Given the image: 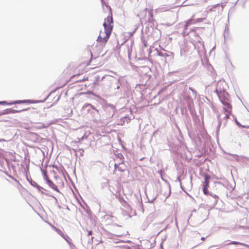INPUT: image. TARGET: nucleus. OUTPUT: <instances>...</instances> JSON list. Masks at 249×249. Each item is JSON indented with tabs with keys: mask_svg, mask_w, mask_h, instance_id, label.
I'll use <instances>...</instances> for the list:
<instances>
[{
	"mask_svg": "<svg viewBox=\"0 0 249 249\" xmlns=\"http://www.w3.org/2000/svg\"><path fill=\"white\" fill-rule=\"evenodd\" d=\"M83 108L86 109L88 113L91 115L95 122H106L113 117L114 114V108L112 105L109 106L105 108V114H103L100 118L98 117L99 111L90 104H85Z\"/></svg>",
	"mask_w": 249,
	"mask_h": 249,
	"instance_id": "f257e3e1",
	"label": "nucleus"
},
{
	"mask_svg": "<svg viewBox=\"0 0 249 249\" xmlns=\"http://www.w3.org/2000/svg\"><path fill=\"white\" fill-rule=\"evenodd\" d=\"M112 23L113 19L112 16H108L105 19V21L103 23L104 32H100L97 39L98 42L103 43L104 44L107 43L112 30L113 26L111 25Z\"/></svg>",
	"mask_w": 249,
	"mask_h": 249,
	"instance_id": "f03ea898",
	"label": "nucleus"
},
{
	"mask_svg": "<svg viewBox=\"0 0 249 249\" xmlns=\"http://www.w3.org/2000/svg\"><path fill=\"white\" fill-rule=\"evenodd\" d=\"M160 193L164 196L165 199H166L171 194L170 186H162L160 189Z\"/></svg>",
	"mask_w": 249,
	"mask_h": 249,
	"instance_id": "7ed1b4c3",
	"label": "nucleus"
},
{
	"mask_svg": "<svg viewBox=\"0 0 249 249\" xmlns=\"http://www.w3.org/2000/svg\"><path fill=\"white\" fill-rule=\"evenodd\" d=\"M195 48L197 50L199 53L204 52L205 49L204 42L199 40H197L196 42L195 45Z\"/></svg>",
	"mask_w": 249,
	"mask_h": 249,
	"instance_id": "20e7f679",
	"label": "nucleus"
},
{
	"mask_svg": "<svg viewBox=\"0 0 249 249\" xmlns=\"http://www.w3.org/2000/svg\"><path fill=\"white\" fill-rule=\"evenodd\" d=\"M217 95L218 96V98L220 100L221 102L229 100V95L228 92L226 91V90L224 91H222V92H219L218 93H217Z\"/></svg>",
	"mask_w": 249,
	"mask_h": 249,
	"instance_id": "39448f33",
	"label": "nucleus"
},
{
	"mask_svg": "<svg viewBox=\"0 0 249 249\" xmlns=\"http://www.w3.org/2000/svg\"><path fill=\"white\" fill-rule=\"evenodd\" d=\"M221 103L224 106L223 109L225 112L231 113L232 107L231 105L229 103V100L224 101L221 102Z\"/></svg>",
	"mask_w": 249,
	"mask_h": 249,
	"instance_id": "423d86ee",
	"label": "nucleus"
},
{
	"mask_svg": "<svg viewBox=\"0 0 249 249\" xmlns=\"http://www.w3.org/2000/svg\"><path fill=\"white\" fill-rule=\"evenodd\" d=\"M104 218L107 221V224H111V222H114L116 219L115 217L109 214L105 215Z\"/></svg>",
	"mask_w": 249,
	"mask_h": 249,
	"instance_id": "0eeeda50",
	"label": "nucleus"
},
{
	"mask_svg": "<svg viewBox=\"0 0 249 249\" xmlns=\"http://www.w3.org/2000/svg\"><path fill=\"white\" fill-rule=\"evenodd\" d=\"M209 195L212 197V200L211 201L212 205L213 206L215 205L219 199L218 196L216 195L213 194L212 193H210Z\"/></svg>",
	"mask_w": 249,
	"mask_h": 249,
	"instance_id": "6e6552de",
	"label": "nucleus"
},
{
	"mask_svg": "<svg viewBox=\"0 0 249 249\" xmlns=\"http://www.w3.org/2000/svg\"><path fill=\"white\" fill-rule=\"evenodd\" d=\"M46 181H47V183L48 184V185L51 187L54 190L58 192H59V190L57 188V187L56 185H55L53 182V181H52L50 179H49V178H47L46 179Z\"/></svg>",
	"mask_w": 249,
	"mask_h": 249,
	"instance_id": "1a4fd4ad",
	"label": "nucleus"
},
{
	"mask_svg": "<svg viewBox=\"0 0 249 249\" xmlns=\"http://www.w3.org/2000/svg\"><path fill=\"white\" fill-rule=\"evenodd\" d=\"M34 103L31 100H17L13 102L10 103L9 105H13L15 104H21V103Z\"/></svg>",
	"mask_w": 249,
	"mask_h": 249,
	"instance_id": "9d476101",
	"label": "nucleus"
},
{
	"mask_svg": "<svg viewBox=\"0 0 249 249\" xmlns=\"http://www.w3.org/2000/svg\"><path fill=\"white\" fill-rule=\"evenodd\" d=\"M223 83L218 84L217 87L215 89V92L216 94L222 92V91L225 90L223 87Z\"/></svg>",
	"mask_w": 249,
	"mask_h": 249,
	"instance_id": "9b49d317",
	"label": "nucleus"
},
{
	"mask_svg": "<svg viewBox=\"0 0 249 249\" xmlns=\"http://www.w3.org/2000/svg\"><path fill=\"white\" fill-rule=\"evenodd\" d=\"M163 227V225L161 226V228H162V229L158 232V234L160 233L161 232L164 231L168 232H171L170 230L171 227L170 226H169V225L165 226L164 227Z\"/></svg>",
	"mask_w": 249,
	"mask_h": 249,
	"instance_id": "f8f14e48",
	"label": "nucleus"
},
{
	"mask_svg": "<svg viewBox=\"0 0 249 249\" xmlns=\"http://www.w3.org/2000/svg\"><path fill=\"white\" fill-rule=\"evenodd\" d=\"M210 176L206 175L205 176V180L203 183V187H208L209 184Z\"/></svg>",
	"mask_w": 249,
	"mask_h": 249,
	"instance_id": "ddd939ff",
	"label": "nucleus"
},
{
	"mask_svg": "<svg viewBox=\"0 0 249 249\" xmlns=\"http://www.w3.org/2000/svg\"><path fill=\"white\" fill-rule=\"evenodd\" d=\"M27 110V109H21V110H16V109H13L11 108V114H14V113H18V112H20L22 111H26Z\"/></svg>",
	"mask_w": 249,
	"mask_h": 249,
	"instance_id": "4468645a",
	"label": "nucleus"
},
{
	"mask_svg": "<svg viewBox=\"0 0 249 249\" xmlns=\"http://www.w3.org/2000/svg\"><path fill=\"white\" fill-rule=\"evenodd\" d=\"M191 22H192V19H189V20H187V22L186 23V24L184 26V33H186V30L188 26H189L191 24Z\"/></svg>",
	"mask_w": 249,
	"mask_h": 249,
	"instance_id": "2eb2a0df",
	"label": "nucleus"
},
{
	"mask_svg": "<svg viewBox=\"0 0 249 249\" xmlns=\"http://www.w3.org/2000/svg\"><path fill=\"white\" fill-rule=\"evenodd\" d=\"M27 179L29 181V182H30V184L32 186H33L36 188L38 184L35 181H33L32 179L29 180L28 178H27Z\"/></svg>",
	"mask_w": 249,
	"mask_h": 249,
	"instance_id": "dca6fc26",
	"label": "nucleus"
},
{
	"mask_svg": "<svg viewBox=\"0 0 249 249\" xmlns=\"http://www.w3.org/2000/svg\"><path fill=\"white\" fill-rule=\"evenodd\" d=\"M159 55L160 56H163V57H168V56H169V54H168V53H159Z\"/></svg>",
	"mask_w": 249,
	"mask_h": 249,
	"instance_id": "f3484780",
	"label": "nucleus"
},
{
	"mask_svg": "<svg viewBox=\"0 0 249 249\" xmlns=\"http://www.w3.org/2000/svg\"><path fill=\"white\" fill-rule=\"evenodd\" d=\"M3 114H11V108L6 109L3 110Z\"/></svg>",
	"mask_w": 249,
	"mask_h": 249,
	"instance_id": "a211bd4d",
	"label": "nucleus"
},
{
	"mask_svg": "<svg viewBox=\"0 0 249 249\" xmlns=\"http://www.w3.org/2000/svg\"><path fill=\"white\" fill-rule=\"evenodd\" d=\"M219 5V4H215V5H213L212 6V7L208 10V12L215 11L214 8L216 7H217V6H218Z\"/></svg>",
	"mask_w": 249,
	"mask_h": 249,
	"instance_id": "6ab92c4d",
	"label": "nucleus"
},
{
	"mask_svg": "<svg viewBox=\"0 0 249 249\" xmlns=\"http://www.w3.org/2000/svg\"><path fill=\"white\" fill-rule=\"evenodd\" d=\"M147 198H148V202H150V203H153V201L156 199V198H157V196H154V197L153 198H149V197L148 196H147Z\"/></svg>",
	"mask_w": 249,
	"mask_h": 249,
	"instance_id": "aec40b11",
	"label": "nucleus"
},
{
	"mask_svg": "<svg viewBox=\"0 0 249 249\" xmlns=\"http://www.w3.org/2000/svg\"><path fill=\"white\" fill-rule=\"evenodd\" d=\"M49 126V124L46 125L45 124H41L39 126H37L38 128H47Z\"/></svg>",
	"mask_w": 249,
	"mask_h": 249,
	"instance_id": "412c9836",
	"label": "nucleus"
},
{
	"mask_svg": "<svg viewBox=\"0 0 249 249\" xmlns=\"http://www.w3.org/2000/svg\"><path fill=\"white\" fill-rule=\"evenodd\" d=\"M203 193L205 195H209L210 193H209V191L207 189V187H203Z\"/></svg>",
	"mask_w": 249,
	"mask_h": 249,
	"instance_id": "4be33fe9",
	"label": "nucleus"
},
{
	"mask_svg": "<svg viewBox=\"0 0 249 249\" xmlns=\"http://www.w3.org/2000/svg\"><path fill=\"white\" fill-rule=\"evenodd\" d=\"M235 123L239 127H243V128H249V127H248V126H245L244 125H242L240 124V123H239L236 120H235Z\"/></svg>",
	"mask_w": 249,
	"mask_h": 249,
	"instance_id": "5701e85b",
	"label": "nucleus"
},
{
	"mask_svg": "<svg viewBox=\"0 0 249 249\" xmlns=\"http://www.w3.org/2000/svg\"><path fill=\"white\" fill-rule=\"evenodd\" d=\"M128 118L127 117H123L121 119V122H123V123H124L125 122L128 123Z\"/></svg>",
	"mask_w": 249,
	"mask_h": 249,
	"instance_id": "b1692460",
	"label": "nucleus"
},
{
	"mask_svg": "<svg viewBox=\"0 0 249 249\" xmlns=\"http://www.w3.org/2000/svg\"><path fill=\"white\" fill-rule=\"evenodd\" d=\"M217 118H218V126H217V131H218L219 128L220 127V125L221 124V121L219 118V116H217Z\"/></svg>",
	"mask_w": 249,
	"mask_h": 249,
	"instance_id": "393cba45",
	"label": "nucleus"
},
{
	"mask_svg": "<svg viewBox=\"0 0 249 249\" xmlns=\"http://www.w3.org/2000/svg\"><path fill=\"white\" fill-rule=\"evenodd\" d=\"M117 87L115 88V89H120V80H118L117 82Z\"/></svg>",
	"mask_w": 249,
	"mask_h": 249,
	"instance_id": "a878e982",
	"label": "nucleus"
},
{
	"mask_svg": "<svg viewBox=\"0 0 249 249\" xmlns=\"http://www.w3.org/2000/svg\"><path fill=\"white\" fill-rule=\"evenodd\" d=\"M231 113H227V112H226V113L225 114V116H224V119H228L229 118V115L231 114Z\"/></svg>",
	"mask_w": 249,
	"mask_h": 249,
	"instance_id": "bb28decb",
	"label": "nucleus"
},
{
	"mask_svg": "<svg viewBox=\"0 0 249 249\" xmlns=\"http://www.w3.org/2000/svg\"><path fill=\"white\" fill-rule=\"evenodd\" d=\"M38 190L39 191V192H41L42 190H45L43 188H42V187L40 186L39 185H37V186L36 187Z\"/></svg>",
	"mask_w": 249,
	"mask_h": 249,
	"instance_id": "cd10ccee",
	"label": "nucleus"
},
{
	"mask_svg": "<svg viewBox=\"0 0 249 249\" xmlns=\"http://www.w3.org/2000/svg\"><path fill=\"white\" fill-rule=\"evenodd\" d=\"M9 104L6 101H0V105H9Z\"/></svg>",
	"mask_w": 249,
	"mask_h": 249,
	"instance_id": "c85d7f7f",
	"label": "nucleus"
},
{
	"mask_svg": "<svg viewBox=\"0 0 249 249\" xmlns=\"http://www.w3.org/2000/svg\"><path fill=\"white\" fill-rule=\"evenodd\" d=\"M45 195L47 196H52L56 200V201L57 202V199H56V198L55 197H54V196H51L49 194H47V193H45Z\"/></svg>",
	"mask_w": 249,
	"mask_h": 249,
	"instance_id": "c756f323",
	"label": "nucleus"
},
{
	"mask_svg": "<svg viewBox=\"0 0 249 249\" xmlns=\"http://www.w3.org/2000/svg\"><path fill=\"white\" fill-rule=\"evenodd\" d=\"M240 243L239 242H232L231 243H229L228 244L229 245L230 244H235V245H237V244H239Z\"/></svg>",
	"mask_w": 249,
	"mask_h": 249,
	"instance_id": "7c9ffc66",
	"label": "nucleus"
},
{
	"mask_svg": "<svg viewBox=\"0 0 249 249\" xmlns=\"http://www.w3.org/2000/svg\"><path fill=\"white\" fill-rule=\"evenodd\" d=\"M189 89L193 92H194L195 93H196V90L193 88H191V87H190L189 88Z\"/></svg>",
	"mask_w": 249,
	"mask_h": 249,
	"instance_id": "2f4dec72",
	"label": "nucleus"
},
{
	"mask_svg": "<svg viewBox=\"0 0 249 249\" xmlns=\"http://www.w3.org/2000/svg\"><path fill=\"white\" fill-rule=\"evenodd\" d=\"M203 19H204V18H198L197 19V21L198 22H201V21H202L203 20Z\"/></svg>",
	"mask_w": 249,
	"mask_h": 249,
	"instance_id": "473e14b6",
	"label": "nucleus"
},
{
	"mask_svg": "<svg viewBox=\"0 0 249 249\" xmlns=\"http://www.w3.org/2000/svg\"><path fill=\"white\" fill-rule=\"evenodd\" d=\"M228 30H229V28L227 26H226L225 29V32H228Z\"/></svg>",
	"mask_w": 249,
	"mask_h": 249,
	"instance_id": "72a5a7b5",
	"label": "nucleus"
},
{
	"mask_svg": "<svg viewBox=\"0 0 249 249\" xmlns=\"http://www.w3.org/2000/svg\"><path fill=\"white\" fill-rule=\"evenodd\" d=\"M8 177L9 178H11L13 179H14V178L12 176H10V175H8Z\"/></svg>",
	"mask_w": 249,
	"mask_h": 249,
	"instance_id": "f704fd0d",
	"label": "nucleus"
},
{
	"mask_svg": "<svg viewBox=\"0 0 249 249\" xmlns=\"http://www.w3.org/2000/svg\"><path fill=\"white\" fill-rule=\"evenodd\" d=\"M79 151H82V152H84V150L82 148V149H79Z\"/></svg>",
	"mask_w": 249,
	"mask_h": 249,
	"instance_id": "c9c22d12",
	"label": "nucleus"
},
{
	"mask_svg": "<svg viewBox=\"0 0 249 249\" xmlns=\"http://www.w3.org/2000/svg\"><path fill=\"white\" fill-rule=\"evenodd\" d=\"M178 179L180 182V178L179 177L178 178Z\"/></svg>",
	"mask_w": 249,
	"mask_h": 249,
	"instance_id": "e433bc0d",
	"label": "nucleus"
},
{
	"mask_svg": "<svg viewBox=\"0 0 249 249\" xmlns=\"http://www.w3.org/2000/svg\"><path fill=\"white\" fill-rule=\"evenodd\" d=\"M119 157H120L121 158L122 157H123V156L122 154H121L120 156H119Z\"/></svg>",
	"mask_w": 249,
	"mask_h": 249,
	"instance_id": "4c0bfd02",
	"label": "nucleus"
},
{
	"mask_svg": "<svg viewBox=\"0 0 249 249\" xmlns=\"http://www.w3.org/2000/svg\"><path fill=\"white\" fill-rule=\"evenodd\" d=\"M40 192H41L42 194H45V193H44V191H41Z\"/></svg>",
	"mask_w": 249,
	"mask_h": 249,
	"instance_id": "58836bf2",
	"label": "nucleus"
},
{
	"mask_svg": "<svg viewBox=\"0 0 249 249\" xmlns=\"http://www.w3.org/2000/svg\"><path fill=\"white\" fill-rule=\"evenodd\" d=\"M88 233H92L91 231H89Z\"/></svg>",
	"mask_w": 249,
	"mask_h": 249,
	"instance_id": "ea45409f",
	"label": "nucleus"
},
{
	"mask_svg": "<svg viewBox=\"0 0 249 249\" xmlns=\"http://www.w3.org/2000/svg\"><path fill=\"white\" fill-rule=\"evenodd\" d=\"M43 102V101H37V102H36V103Z\"/></svg>",
	"mask_w": 249,
	"mask_h": 249,
	"instance_id": "a19ab883",
	"label": "nucleus"
},
{
	"mask_svg": "<svg viewBox=\"0 0 249 249\" xmlns=\"http://www.w3.org/2000/svg\"><path fill=\"white\" fill-rule=\"evenodd\" d=\"M114 166H115V168H117V164H115V165H114Z\"/></svg>",
	"mask_w": 249,
	"mask_h": 249,
	"instance_id": "79ce46f5",
	"label": "nucleus"
},
{
	"mask_svg": "<svg viewBox=\"0 0 249 249\" xmlns=\"http://www.w3.org/2000/svg\"><path fill=\"white\" fill-rule=\"evenodd\" d=\"M5 140L4 139H1L0 140V141H4Z\"/></svg>",
	"mask_w": 249,
	"mask_h": 249,
	"instance_id": "37998d69",
	"label": "nucleus"
},
{
	"mask_svg": "<svg viewBox=\"0 0 249 249\" xmlns=\"http://www.w3.org/2000/svg\"><path fill=\"white\" fill-rule=\"evenodd\" d=\"M105 36V34L102 35V36Z\"/></svg>",
	"mask_w": 249,
	"mask_h": 249,
	"instance_id": "c03bdc74",
	"label": "nucleus"
},
{
	"mask_svg": "<svg viewBox=\"0 0 249 249\" xmlns=\"http://www.w3.org/2000/svg\"><path fill=\"white\" fill-rule=\"evenodd\" d=\"M201 239H202V240H204V238H203V237H202V238H201Z\"/></svg>",
	"mask_w": 249,
	"mask_h": 249,
	"instance_id": "a18cd8bd",
	"label": "nucleus"
}]
</instances>
